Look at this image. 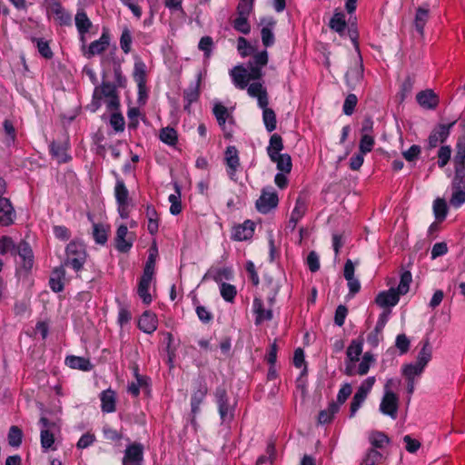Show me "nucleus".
<instances>
[{
  "label": "nucleus",
  "mask_w": 465,
  "mask_h": 465,
  "mask_svg": "<svg viewBox=\"0 0 465 465\" xmlns=\"http://www.w3.org/2000/svg\"><path fill=\"white\" fill-rule=\"evenodd\" d=\"M224 161L227 166V173L232 181H236V173L240 167L238 150L235 146H228L225 151Z\"/></svg>",
  "instance_id": "obj_15"
},
{
  "label": "nucleus",
  "mask_w": 465,
  "mask_h": 465,
  "mask_svg": "<svg viewBox=\"0 0 465 465\" xmlns=\"http://www.w3.org/2000/svg\"><path fill=\"white\" fill-rule=\"evenodd\" d=\"M367 396H368V394L363 393L357 390V391L355 392V394L352 398V401L351 402V409H350V412H351L350 416L351 417H353L356 414L358 410L361 408L362 403L365 401Z\"/></svg>",
  "instance_id": "obj_59"
},
{
  "label": "nucleus",
  "mask_w": 465,
  "mask_h": 465,
  "mask_svg": "<svg viewBox=\"0 0 465 465\" xmlns=\"http://www.w3.org/2000/svg\"><path fill=\"white\" fill-rule=\"evenodd\" d=\"M456 147L455 166H465V135L459 138Z\"/></svg>",
  "instance_id": "obj_57"
},
{
  "label": "nucleus",
  "mask_w": 465,
  "mask_h": 465,
  "mask_svg": "<svg viewBox=\"0 0 465 465\" xmlns=\"http://www.w3.org/2000/svg\"><path fill=\"white\" fill-rule=\"evenodd\" d=\"M254 229V223L247 220L242 224L233 227L232 232V239L239 242L247 241L252 237Z\"/></svg>",
  "instance_id": "obj_20"
},
{
  "label": "nucleus",
  "mask_w": 465,
  "mask_h": 465,
  "mask_svg": "<svg viewBox=\"0 0 465 465\" xmlns=\"http://www.w3.org/2000/svg\"><path fill=\"white\" fill-rule=\"evenodd\" d=\"M418 104L424 109H435L439 104V98L432 90H425L417 94Z\"/></svg>",
  "instance_id": "obj_26"
},
{
  "label": "nucleus",
  "mask_w": 465,
  "mask_h": 465,
  "mask_svg": "<svg viewBox=\"0 0 465 465\" xmlns=\"http://www.w3.org/2000/svg\"><path fill=\"white\" fill-rule=\"evenodd\" d=\"M159 138L163 143L174 146L178 142V134L174 128L168 126L160 130Z\"/></svg>",
  "instance_id": "obj_41"
},
{
  "label": "nucleus",
  "mask_w": 465,
  "mask_h": 465,
  "mask_svg": "<svg viewBox=\"0 0 465 465\" xmlns=\"http://www.w3.org/2000/svg\"><path fill=\"white\" fill-rule=\"evenodd\" d=\"M153 276L154 275L153 274L143 272L138 282L137 294L146 305L153 302V298L149 291L153 281Z\"/></svg>",
  "instance_id": "obj_18"
},
{
  "label": "nucleus",
  "mask_w": 465,
  "mask_h": 465,
  "mask_svg": "<svg viewBox=\"0 0 465 465\" xmlns=\"http://www.w3.org/2000/svg\"><path fill=\"white\" fill-rule=\"evenodd\" d=\"M279 203L277 193L272 188L263 189L256 201V208L262 213H268L276 208Z\"/></svg>",
  "instance_id": "obj_9"
},
{
  "label": "nucleus",
  "mask_w": 465,
  "mask_h": 465,
  "mask_svg": "<svg viewBox=\"0 0 465 465\" xmlns=\"http://www.w3.org/2000/svg\"><path fill=\"white\" fill-rule=\"evenodd\" d=\"M49 10L59 25L69 26L72 25L71 14L62 5L59 0H52Z\"/></svg>",
  "instance_id": "obj_14"
},
{
  "label": "nucleus",
  "mask_w": 465,
  "mask_h": 465,
  "mask_svg": "<svg viewBox=\"0 0 465 465\" xmlns=\"http://www.w3.org/2000/svg\"><path fill=\"white\" fill-rule=\"evenodd\" d=\"M200 84H201V74H198L195 83L190 84L183 91V98L186 103L184 104V110L189 111L191 104L198 100L199 95H200Z\"/></svg>",
  "instance_id": "obj_28"
},
{
  "label": "nucleus",
  "mask_w": 465,
  "mask_h": 465,
  "mask_svg": "<svg viewBox=\"0 0 465 465\" xmlns=\"http://www.w3.org/2000/svg\"><path fill=\"white\" fill-rule=\"evenodd\" d=\"M136 381L128 385L127 391L134 396H138L140 388L146 384V377L139 375L135 372Z\"/></svg>",
  "instance_id": "obj_61"
},
{
  "label": "nucleus",
  "mask_w": 465,
  "mask_h": 465,
  "mask_svg": "<svg viewBox=\"0 0 465 465\" xmlns=\"http://www.w3.org/2000/svg\"><path fill=\"white\" fill-rule=\"evenodd\" d=\"M17 253L22 267L27 272L30 271L34 265V253L30 245L26 242H21L17 245Z\"/></svg>",
  "instance_id": "obj_24"
},
{
  "label": "nucleus",
  "mask_w": 465,
  "mask_h": 465,
  "mask_svg": "<svg viewBox=\"0 0 465 465\" xmlns=\"http://www.w3.org/2000/svg\"><path fill=\"white\" fill-rule=\"evenodd\" d=\"M374 138L369 134H363L360 141V152L366 154L370 153L374 146Z\"/></svg>",
  "instance_id": "obj_62"
},
{
  "label": "nucleus",
  "mask_w": 465,
  "mask_h": 465,
  "mask_svg": "<svg viewBox=\"0 0 465 465\" xmlns=\"http://www.w3.org/2000/svg\"><path fill=\"white\" fill-rule=\"evenodd\" d=\"M132 43L133 36L131 31L127 27H124L120 37V46L125 54L131 52Z\"/></svg>",
  "instance_id": "obj_58"
},
{
  "label": "nucleus",
  "mask_w": 465,
  "mask_h": 465,
  "mask_svg": "<svg viewBox=\"0 0 465 465\" xmlns=\"http://www.w3.org/2000/svg\"><path fill=\"white\" fill-rule=\"evenodd\" d=\"M122 463L123 465H143V446L138 442L129 444L124 450Z\"/></svg>",
  "instance_id": "obj_11"
},
{
  "label": "nucleus",
  "mask_w": 465,
  "mask_h": 465,
  "mask_svg": "<svg viewBox=\"0 0 465 465\" xmlns=\"http://www.w3.org/2000/svg\"><path fill=\"white\" fill-rule=\"evenodd\" d=\"M429 18V9L419 7L416 12L414 25L420 35H423L425 25Z\"/></svg>",
  "instance_id": "obj_45"
},
{
  "label": "nucleus",
  "mask_w": 465,
  "mask_h": 465,
  "mask_svg": "<svg viewBox=\"0 0 465 465\" xmlns=\"http://www.w3.org/2000/svg\"><path fill=\"white\" fill-rule=\"evenodd\" d=\"M65 271L63 267L56 268L53 271L49 280V286L54 292H60L64 290V279Z\"/></svg>",
  "instance_id": "obj_34"
},
{
  "label": "nucleus",
  "mask_w": 465,
  "mask_h": 465,
  "mask_svg": "<svg viewBox=\"0 0 465 465\" xmlns=\"http://www.w3.org/2000/svg\"><path fill=\"white\" fill-rule=\"evenodd\" d=\"M433 213L438 221H443L446 218L448 208L445 200L438 198L433 203Z\"/></svg>",
  "instance_id": "obj_55"
},
{
  "label": "nucleus",
  "mask_w": 465,
  "mask_h": 465,
  "mask_svg": "<svg viewBox=\"0 0 465 465\" xmlns=\"http://www.w3.org/2000/svg\"><path fill=\"white\" fill-rule=\"evenodd\" d=\"M213 113L220 127L226 132L228 125H231L232 123V117L227 107H225L222 103L216 101L213 104Z\"/></svg>",
  "instance_id": "obj_21"
},
{
  "label": "nucleus",
  "mask_w": 465,
  "mask_h": 465,
  "mask_svg": "<svg viewBox=\"0 0 465 465\" xmlns=\"http://www.w3.org/2000/svg\"><path fill=\"white\" fill-rule=\"evenodd\" d=\"M219 290L221 296L225 302H233L237 294V290L234 285L227 282H221L219 285Z\"/></svg>",
  "instance_id": "obj_47"
},
{
  "label": "nucleus",
  "mask_w": 465,
  "mask_h": 465,
  "mask_svg": "<svg viewBox=\"0 0 465 465\" xmlns=\"http://www.w3.org/2000/svg\"><path fill=\"white\" fill-rule=\"evenodd\" d=\"M134 79L140 91L144 88L146 84V65L140 58H136L134 62Z\"/></svg>",
  "instance_id": "obj_32"
},
{
  "label": "nucleus",
  "mask_w": 465,
  "mask_h": 465,
  "mask_svg": "<svg viewBox=\"0 0 465 465\" xmlns=\"http://www.w3.org/2000/svg\"><path fill=\"white\" fill-rule=\"evenodd\" d=\"M268 63L267 51L255 54L248 63V68L236 65L230 71L234 86L243 90L251 81L260 80L262 76V68Z\"/></svg>",
  "instance_id": "obj_1"
},
{
  "label": "nucleus",
  "mask_w": 465,
  "mask_h": 465,
  "mask_svg": "<svg viewBox=\"0 0 465 465\" xmlns=\"http://www.w3.org/2000/svg\"><path fill=\"white\" fill-rule=\"evenodd\" d=\"M400 296L395 288H390L387 291L378 293L375 298V302L381 308L394 307L399 302Z\"/></svg>",
  "instance_id": "obj_22"
},
{
  "label": "nucleus",
  "mask_w": 465,
  "mask_h": 465,
  "mask_svg": "<svg viewBox=\"0 0 465 465\" xmlns=\"http://www.w3.org/2000/svg\"><path fill=\"white\" fill-rule=\"evenodd\" d=\"M248 17L249 15H237V17L233 21V28L243 35H248L251 31Z\"/></svg>",
  "instance_id": "obj_54"
},
{
  "label": "nucleus",
  "mask_w": 465,
  "mask_h": 465,
  "mask_svg": "<svg viewBox=\"0 0 465 465\" xmlns=\"http://www.w3.org/2000/svg\"><path fill=\"white\" fill-rule=\"evenodd\" d=\"M114 197L117 204L129 203V192L124 183L117 179L114 186Z\"/></svg>",
  "instance_id": "obj_39"
},
{
  "label": "nucleus",
  "mask_w": 465,
  "mask_h": 465,
  "mask_svg": "<svg viewBox=\"0 0 465 465\" xmlns=\"http://www.w3.org/2000/svg\"><path fill=\"white\" fill-rule=\"evenodd\" d=\"M454 125V122L450 124H440L430 133L428 143L430 148H435L447 140L450 134V128Z\"/></svg>",
  "instance_id": "obj_16"
},
{
  "label": "nucleus",
  "mask_w": 465,
  "mask_h": 465,
  "mask_svg": "<svg viewBox=\"0 0 465 465\" xmlns=\"http://www.w3.org/2000/svg\"><path fill=\"white\" fill-rule=\"evenodd\" d=\"M31 41L35 44L40 55L45 59H51L54 54L50 48L49 42L44 38L32 37Z\"/></svg>",
  "instance_id": "obj_44"
},
{
  "label": "nucleus",
  "mask_w": 465,
  "mask_h": 465,
  "mask_svg": "<svg viewBox=\"0 0 465 465\" xmlns=\"http://www.w3.org/2000/svg\"><path fill=\"white\" fill-rule=\"evenodd\" d=\"M263 110L262 112V120L265 125L266 130L271 133L275 130L276 128V115L275 113L268 108L267 106L265 108H262Z\"/></svg>",
  "instance_id": "obj_51"
},
{
  "label": "nucleus",
  "mask_w": 465,
  "mask_h": 465,
  "mask_svg": "<svg viewBox=\"0 0 465 465\" xmlns=\"http://www.w3.org/2000/svg\"><path fill=\"white\" fill-rule=\"evenodd\" d=\"M207 391V386L205 384H201L193 393L191 398V409L193 415H196L200 411V406L203 403Z\"/></svg>",
  "instance_id": "obj_33"
},
{
  "label": "nucleus",
  "mask_w": 465,
  "mask_h": 465,
  "mask_svg": "<svg viewBox=\"0 0 465 465\" xmlns=\"http://www.w3.org/2000/svg\"><path fill=\"white\" fill-rule=\"evenodd\" d=\"M375 359L371 352H365L361 358V361L358 366V369H355V374L365 375L368 373L371 364L374 362Z\"/></svg>",
  "instance_id": "obj_52"
},
{
  "label": "nucleus",
  "mask_w": 465,
  "mask_h": 465,
  "mask_svg": "<svg viewBox=\"0 0 465 465\" xmlns=\"http://www.w3.org/2000/svg\"><path fill=\"white\" fill-rule=\"evenodd\" d=\"M110 226L104 223H93V237L97 244L104 245L108 240Z\"/></svg>",
  "instance_id": "obj_35"
},
{
  "label": "nucleus",
  "mask_w": 465,
  "mask_h": 465,
  "mask_svg": "<svg viewBox=\"0 0 465 465\" xmlns=\"http://www.w3.org/2000/svg\"><path fill=\"white\" fill-rule=\"evenodd\" d=\"M119 97L116 86L109 82H103L94 87L91 103L92 111L95 112L103 104L110 112L116 111L119 107Z\"/></svg>",
  "instance_id": "obj_2"
},
{
  "label": "nucleus",
  "mask_w": 465,
  "mask_h": 465,
  "mask_svg": "<svg viewBox=\"0 0 465 465\" xmlns=\"http://www.w3.org/2000/svg\"><path fill=\"white\" fill-rule=\"evenodd\" d=\"M382 459V454L375 450V449H371L367 451L364 459H363V463L365 465H377Z\"/></svg>",
  "instance_id": "obj_63"
},
{
  "label": "nucleus",
  "mask_w": 465,
  "mask_h": 465,
  "mask_svg": "<svg viewBox=\"0 0 465 465\" xmlns=\"http://www.w3.org/2000/svg\"><path fill=\"white\" fill-rule=\"evenodd\" d=\"M245 88L251 97L257 99L258 105L261 108H265L268 105L267 92L261 82H253L250 84L248 83Z\"/></svg>",
  "instance_id": "obj_19"
},
{
  "label": "nucleus",
  "mask_w": 465,
  "mask_h": 465,
  "mask_svg": "<svg viewBox=\"0 0 465 465\" xmlns=\"http://www.w3.org/2000/svg\"><path fill=\"white\" fill-rule=\"evenodd\" d=\"M432 357V351L429 341H425L422 344L420 351L418 353L416 361L413 363L421 367L425 370L428 363L430 361Z\"/></svg>",
  "instance_id": "obj_36"
},
{
  "label": "nucleus",
  "mask_w": 465,
  "mask_h": 465,
  "mask_svg": "<svg viewBox=\"0 0 465 465\" xmlns=\"http://www.w3.org/2000/svg\"><path fill=\"white\" fill-rule=\"evenodd\" d=\"M15 212L11 202L5 199H0V224L8 226L15 222Z\"/></svg>",
  "instance_id": "obj_25"
},
{
  "label": "nucleus",
  "mask_w": 465,
  "mask_h": 465,
  "mask_svg": "<svg viewBox=\"0 0 465 465\" xmlns=\"http://www.w3.org/2000/svg\"><path fill=\"white\" fill-rule=\"evenodd\" d=\"M424 371V369L413 362L406 363L401 366V375L407 381V392L410 397L413 394L415 385L420 379Z\"/></svg>",
  "instance_id": "obj_7"
},
{
  "label": "nucleus",
  "mask_w": 465,
  "mask_h": 465,
  "mask_svg": "<svg viewBox=\"0 0 465 465\" xmlns=\"http://www.w3.org/2000/svg\"><path fill=\"white\" fill-rule=\"evenodd\" d=\"M65 252L66 259L64 264L72 267L75 272H79L85 263L87 256L83 242H70L66 247Z\"/></svg>",
  "instance_id": "obj_4"
},
{
  "label": "nucleus",
  "mask_w": 465,
  "mask_h": 465,
  "mask_svg": "<svg viewBox=\"0 0 465 465\" xmlns=\"http://www.w3.org/2000/svg\"><path fill=\"white\" fill-rule=\"evenodd\" d=\"M214 396L222 423L230 424L234 417V407L230 405L225 389L217 388Z\"/></svg>",
  "instance_id": "obj_5"
},
{
  "label": "nucleus",
  "mask_w": 465,
  "mask_h": 465,
  "mask_svg": "<svg viewBox=\"0 0 465 465\" xmlns=\"http://www.w3.org/2000/svg\"><path fill=\"white\" fill-rule=\"evenodd\" d=\"M307 211V202L303 197H298L295 203V206L292 212L290 223L293 224V227L296 223L303 217Z\"/></svg>",
  "instance_id": "obj_37"
},
{
  "label": "nucleus",
  "mask_w": 465,
  "mask_h": 465,
  "mask_svg": "<svg viewBox=\"0 0 465 465\" xmlns=\"http://www.w3.org/2000/svg\"><path fill=\"white\" fill-rule=\"evenodd\" d=\"M465 203V191L456 190L452 188V194L450 203L455 208L460 207Z\"/></svg>",
  "instance_id": "obj_64"
},
{
  "label": "nucleus",
  "mask_w": 465,
  "mask_h": 465,
  "mask_svg": "<svg viewBox=\"0 0 465 465\" xmlns=\"http://www.w3.org/2000/svg\"><path fill=\"white\" fill-rule=\"evenodd\" d=\"M355 264L350 259H348L344 264L343 275L347 281L349 292L351 296L355 295L361 290V283L355 277Z\"/></svg>",
  "instance_id": "obj_17"
},
{
  "label": "nucleus",
  "mask_w": 465,
  "mask_h": 465,
  "mask_svg": "<svg viewBox=\"0 0 465 465\" xmlns=\"http://www.w3.org/2000/svg\"><path fill=\"white\" fill-rule=\"evenodd\" d=\"M110 34L106 28H104L101 34V36L99 39L93 41L86 52L84 53V55L88 58L98 55L103 54L109 46L110 45Z\"/></svg>",
  "instance_id": "obj_13"
},
{
  "label": "nucleus",
  "mask_w": 465,
  "mask_h": 465,
  "mask_svg": "<svg viewBox=\"0 0 465 465\" xmlns=\"http://www.w3.org/2000/svg\"><path fill=\"white\" fill-rule=\"evenodd\" d=\"M158 326V319L155 313L145 311L138 321L139 329L148 334L154 332Z\"/></svg>",
  "instance_id": "obj_23"
},
{
  "label": "nucleus",
  "mask_w": 465,
  "mask_h": 465,
  "mask_svg": "<svg viewBox=\"0 0 465 465\" xmlns=\"http://www.w3.org/2000/svg\"><path fill=\"white\" fill-rule=\"evenodd\" d=\"M252 311L255 314V324L259 325L265 321H270L272 318V310H266L263 307V302L260 298L255 297L252 302Z\"/></svg>",
  "instance_id": "obj_29"
},
{
  "label": "nucleus",
  "mask_w": 465,
  "mask_h": 465,
  "mask_svg": "<svg viewBox=\"0 0 465 465\" xmlns=\"http://www.w3.org/2000/svg\"><path fill=\"white\" fill-rule=\"evenodd\" d=\"M272 162L275 163L279 172L290 173L292 171V158L288 153H282L271 159Z\"/></svg>",
  "instance_id": "obj_43"
},
{
  "label": "nucleus",
  "mask_w": 465,
  "mask_h": 465,
  "mask_svg": "<svg viewBox=\"0 0 465 465\" xmlns=\"http://www.w3.org/2000/svg\"><path fill=\"white\" fill-rule=\"evenodd\" d=\"M412 282V275L410 271H402L401 273L400 282L397 286L396 292L400 295L406 294L410 290V285Z\"/></svg>",
  "instance_id": "obj_49"
},
{
  "label": "nucleus",
  "mask_w": 465,
  "mask_h": 465,
  "mask_svg": "<svg viewBox=\"0 0 465 465\" xmlns=\"http://www.w3.org/2000/svg\"><path fill=\"white\" fill-rule=\"evenodd\" d=\"M101 409L103 412L111 413L115 411V393L114 391L108 389L101 392Z\"/></svg>",
  "instance_id": "obj_31"
},
{
  "label": "nucleus",
  "mask_w": 465,
  "mask_h": 465,
  "mask_svg": "<svg viewBox=\"0 0 465 465\" xmlns=\"http://www.w3.org/2000/svg\"><path fill=\"white\" fill-rule=\"evenodd\" d=\"M339 411V405L337 403H331L329 407L326 410L322 411L319 413L318 420L321 424H326L330 422L334 414L337 413Z\"/></svg>",
  "instance_id": "obj_53"
},
{
  "label": "nucleus",
  "mask_w": 465,
  "mask_h": 465,
  "mask_svg": "<svg viewBox=\"0 0 465 465\" xmlns=\"http://www.w3.org/2000/svg\"><path fill=\"white\" fill-rule=\"evenodd\" d=\"M330 27L339 34H342L346 29V21L344 14L336 12L330 21Z\"/></svg>",
  "instance_id": "obj_50"
},
{
  "label": "nucleus",
  "mask_w": 465,
  "mask_h": 465,
  "mask_svg": "<svg viewBox=\"0 0 465 465\" xmlns=\"http://www.w3.org/2000/svg\"><path fill=\"white\" fill-rule=\"evenodd\" d=\"M135 240L134 232H129L124 224L118 226L114 238L115 248L118 252L125 253L133 247Z\"/></svg>",
  "instance_id": "obj_8"
},
{
  "label": "nucleus",
  "mask_w": 465,
  "mask_h": 465,
  "mask_svg": "<svg viewBox=\"0 0 465 465\" xmlns=\"http://www.w3.org/2000/svg\"><path fill=\"white\" fill-rule=\"evenodd\" d=\"M74 25L79 35V40L83 46H84L86 43V35L92 28L93 23L83 7H79L76 11L74 15Z\"/></svg>",
  "instance_id": "obj_10"
},
{
  "label": "nucleus",
  "mask_w": 465,
  "mask_h": 465,
  "mask_svg": "<svg viewBox=\"0 0 465 465\" xmlns=\"http://www.w3.org/2000/svg\"><path fill=\"white\" fill-rule=\"evenodd\" d=\"M174 188L175 193L169 195L168 201L171 203L170 213L178 215L182 212L181 189L178 184H175Z\"/></svg>",
  "instance_id": "obj_42"
},
{
  "label": "nucleus",
  "mask_w": 465,
  "mask_h": 465,
  "mask_svg": "<svg viewBox=\"0 0 465 465\" xmlns=\"http://www.w3.org/2000/svg\"><path fill=\"white\" fill-rule=\"evenodd\" d=\"M146 217L148 219L147 229L151 234H155L158 232V214L153 206H147Z\"/></svg>",
  "instance_id": "obj_48"
},
{
  "label": "nucleus",
  "mask_w": 465,
  "mask_h": 465,
  "mask_svg": "<svg viewBox=\"0 0 465 465\" xmlns=\"http://www.w3.org/2000/svg\"><path fill=\"white\" fill-rule=\"evenodd\" d=\"M395 385L393 379H388L384 384L383 396L381 398L379 410L386 416H389L392 420H396L398 417V410L400 404L399 396L393 392L392 388Z\"/></svg>",
  "instance_id": "obj_3"
},
{
  "label": "nucleus",
  "mask_w": 465,
  "mask_h": 465,
  "mask_svg": "<svg viewBox=\"0 0 465 465\" xmlns=\"http://www.w3.org/2000/svg\"><path fill=\"white\" fill-rule=\"evenodd\" d=\"M369 441L373 448L382 449L390 442V439L381 431H372L369 435Z\"/></svg>",
  "instance_id": "obj_46"
},
{
  "label": "nucleus",
  "mask_w": 465,
  "mask_h": 465,
  "mask_svg": "<svg viewBox=\"0 0 465 465\" xmlns=\"http://www.w3.org/2000/svg\"><path fill=\"white\" fill-rule=\"evenodd\" d=\"M23 433L22 430L16 427L12 426L8 432V443L12 447H19L22 443Z\"/></svg>",
  "instance_id": "obj_60"
},
{
  "label": "nucleus",
  "mask_w": 465,
  "mask_h": 465,
  "mask_svg": "<svg viewBox=\"0 0 465 465\" xmlns=\"http://www.w3.org/2000/svg\"><path fill=\"white\" fill-rule=\"evenodd\" d=\"M50 151L58 163H65L70 159V156L67 154V146L65 144L53 142L50 144Z\"/></svg>",
  "instance_id": "obj_40"
},
{
  "label": "nucleus",
  "mask_w": 465,
  "mask_h": 465,
  "mask_svg": "<svg viewBox=\"0 0 465 465\" xmlns=\"http://www.w3.org/2000/svg\"><path fill=\"white\" fill-rule=\"evenodd\" d=\"M363 80V65L361 58L357 57L346 73V82L351 89H355Z\"/></svg>",
  "instance_id": "obj_12"
},
{
  "label": "nucleus",
  "mask_w": 465,
  "mask_h": 465,
  "mask_svg": "<svg viewBox=\"0 0 465 465\" xmlns=\"http://www.w3.org/2000/svg\"><path fill=\"white\" fill-rule=\"evenodd\" d=\"M283 149V143L282 137L273 134L269 141V145L267 147V153L270 159H274V157L281 155V151Z\"/></svg>",
  "instance_id": "obj_38"
},
{
  "label": "nucleus",
  "mask_w": 465,
  "mask_h": 465,
  "mask_svg": "<svg viewBox=\"0 0 465 465\" xmlns=\"http://www.w3.org/2000/svg\"><path fill=\"white\" fill-rule=\"evenodd\" d=\"M64 363L71 369L80 370L83 371H91L93 368V364L87 358L74 355L67 356L64 360Z\"/></svg>",
  "instance_id": "obj_30"
},
{
  "label": "nucleus",
  "mask_w": 465,
  "mask_h": 465,
  "mask_svg": "<svg viewBox=\"0 0 465 465\" xmlns=\"http://www.w3.org/2000/svg\"><path fill=\"white\" fill-rule=\"evenodd\" d=\"M363 340L357 339L351 341L346 351L345 374L352 376L355 374V364L362 352Z\"/></svg>",
  "instance_id": "obj_6"
},
{
  "label": "nucleus",
  "mask_w": 465,
  "mask_h": 465,
  "mask_svg": "<svg viewBox=\"0 0 465 465\" xmlns=\"http://www.w3.org/2000/svg\"><path fill=\"white\" fill-rule=\"evenodd\" d=\"M262 28L261 30L262 42L265 47H270L274 44L273 29L275 26V20L272 18L262 20Z\"/></svg>",
  "instance_id": "obj_27"
},
{
  "label": "nucleus",
  "mask_w": 465,
  "mask_h": 465,
  "mask_svg": "<svg viewBox=\"0 0 465 465\" xmlns=\"http://www.w3.org/2000/svg\"><path fill=\"white\" fill-rule=\"evenodd\" d=\"M465 166H455V176L452 183V188L465 191Z\"/></svg>",
  "instance_id": "obj_56"
}]
</instances>
